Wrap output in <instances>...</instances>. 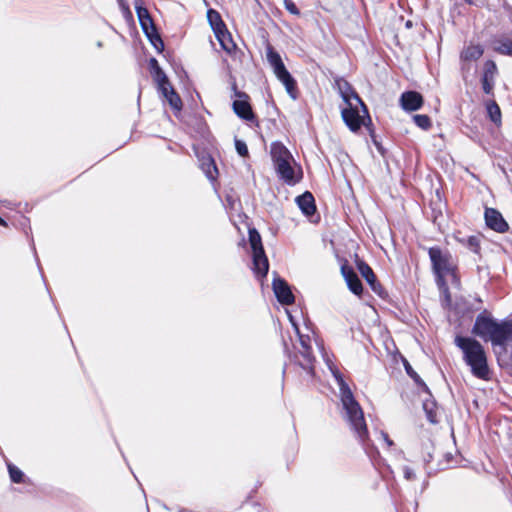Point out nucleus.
Here are the masks:
<instances>
[{
  "mask_svg": "<svg viewBox=\"0 0 512 512\" xmlns=\"http://www.w3.org/2000/svg\"><path fill=\"white\" fill-rule=\"evenodd\" d=\"M400 105L406 112H413L416 110V92L408 91L401 95Z\"/></svg>",
  "mask_w": 512,
  "mask_h": 512,
  "instance_id": "22",
  "label": "nucleus"
},
{
  "mask_svg": "<svg viewBox=\"0 0 512 512\" xmlns=\"http://www.w3.org/2000/svg\"><path fill=\"white\" fill-rule=\"evenodd\" d=\"M483 52L481 45H469L462 51L461 60L463 62L476 61L483 55Z\"/></svg>",
  "mask_w": 512,
  "mask_h": 512,
  "instance_id": "18",
  "label": "nucleus"
},
{
  "mask_svg": "<svg viewBox=\"0 0 512 512\" xmlns=\"http://www.w3.org/2000/svg\"><path fill=\"white\" fill-rule=\"evenodd\" d=\"M473 333L489 340L498 357L499 351H505L506 345L512 341V322H498L487 317H478L473 327Z\"/></svg>",
  "mask_w": 512,
  "mask_h": 512,
  "instance_id": "3",
  "label": "nucleus"
},
{
  "mask_svg": "<svg viewBox=\"0 0 512 512\" xmlns=\"http://www.w3.org/2000/svg\"><path fill=\"white\" fill-rule=\"evenodd\" d=\"M454 342L463 352L464 360L470 366L472 374L477 378L488 380L490 370L482 345L473 338L462 336H456Z\"/></svg>",
  "mask_w": 512,
  "mask_h": 512,
  "instance_id": "5",
  "label": "nucleus"
},
{
  "mask_svg": "<svg viewBox=\"0 0 512 512\" xmlns=\"http://www.w3.org/2000/svg\"><path fill=\"white\" fill-rule=\"evenodd\" d=\"M417 101H418V109H419L423 103V98L419 93H418Z\"/></svg>",
  "mask_w": 512,
  "mask_h": 512,
  "instance_id": "37",
  "label": "nucleus"
},
{
  "mask_svg": "<svg viewBox=\"0 0 512 512\" xmlns=\"http://www.w3.org/2000/svg\"><path fill=\"white\" fill-rule=\"evenodd\" d=\"M270 153L280 178L287 184L294 185L301 179V168L298 167L289 150L280 142L271 144Z\"/></svg>",
  "mask_w": 512,
  "mask_h": 512,
  "instance_id": "6",
  "label": "nucleus"
},
{
  "mask_svg": "<svg viewBox=\"0 0 512 512\" xmlns=\"http://www.w3.org/2000/svg\"><path fill=\"white\" fill-rule=\"evenodd\" d=\"M7 468L12 482L22 483L25 481V475L18 467H16L12 463H8Z\"/></svg>",
  "mask_w": 512,
  "mask_h": 512,
  "instance_id": "27",
  "label": "nucleus"
},
{
  "mask_svg": "<svg viewBox=\"0 0 512 512\" xmlns=\"http://www.w3.org/2000/svg\"><path fill=\"white\" fill-rule=\"evenodd\" d=\"M289 320H290V322L292 323V325L294 326V328H295L296 332L299 334V329H298V327H297L296 323L293 321V318H292V316H291V315H289Z\"/></svg>",
  "mask_w": 512,
  "mask_h": 512,
  "instance_id": "36",
  "label": "nucleus"
},
{
  "mask_svg": "<svg viewBox=\"0 0 512 512\" xmlns=\"http://www.w3.org/2000/svg\"><path fill=\"white\" fill-rule=\"evenodd\" d=\"M466 244L474 252H477L479 249V239L476 236L468 237Z\"/></svg>",
  "mask_w": 512,
  "mask_h": 512,
  "instance_id": "32",
  "label": "nucleus"
},
{
  "mask_svg": "<svg viewBox=\"0 0 512 512\" xmlns=\"http://www.w3.org/2000/svg\"><path fill=\"white\" fill-rule=\"evenodd\" d=\"M484 216L485 222L490 229L499 233H503L508 230V224L498 210L494 208H486Z\"/></svg>",
  "mask_w": 512,
  "mask_h": 512,
  "instance_id": "10",
  "label": "nucleus"
},
{
  "mask_svg": "<svg viewBox=\"0 0 512 512\" xmlns=\"http://www.w3.org/2000/svg\"><path fill=\"white\" fill-rule=\"evenodd\" d=\"M380 440L392 452L399 453V454L402 453L401 450L398 451L396 449L394 441L389 437V435L386 432H384V431L380 432Z\"/></svg>",
  "mask_w": 512,
  "mask_h": 512,
  "instance_id": "28",
  "label": "nucleus"
},
{
  "mask_svg": "<svg viewBox=\"0 0 512 512\" xmlns=\"http://www.w3.org/2000/svg\"><path fill=\"white\" fill-rule=\"evenodd\" d=\"M336 86L346 104L341 111L342 118L349 129L355 132L363 124V118L367 114L366 106L346 80H336Z\"/></svg>",
  "mask_w": 512,
  "mask_h": 512,
  "instance_id": "4",
  "label": "nucleus"
},
{
  "mask_svg": "<svg viewBox=\"0 0 512 512\" xmlns=\"http://www.w3.org/2000/svg\"><path fill=\"white\" fill-rule=\"evenodd\" d=\"M201 168L209 180L214 181L217 178L218 169L210 156L202 159Z\"/></svg>",
  "mask_w": 512,
  "mask_h": 512,
  "instance_id": "21",
  "label": "nucleus"
},
{
  "mask_svg": "<svg viewBox=\"0 0 512 512\" xmlns=\"http://www.w3.org/2000/svg\"><path fill=\"white\" fill-rule=\"evenodd\" d=\"M156 40H157V42H159L161 45H163L162 40H161L159 37H157V39H156Z\"/></svg>",
  "mask_w": 512,
  "mask_h": 512,
  "instance_id": "40",
  "label": "nucleus"
},
{
  "mask_svg": "<svg viewBox=\"0 0 512 512\" xmlns=\"http://www.w3.org/2000/svg\"><path fill=\"white\" fill-rule=\"evenodd\" d=\"M150 66L152 69V74H153L154 80L157 83L159 90L171 85L168 81L166 74L163 72V70L158 65V62L156 59L152 58L150 60Z\"/></svg>",
  "mask_w": 512,
  "mask_h": 512,
  "instance_id": "15",
  "label": "nucleus"
},
{
  "mask_svg": "<svg viewBox=\"0 0 512 512\" xmlns=\"http://www.w3.org/2000/svg\"><path fill=\"white\" fill-rule=\"evenodd\" d=\"M136 11L143 30L149 35V26L153 28V24L148 10L144 7H136Z\"/></svg>",
  "mask_w": 512,
  "mask_h": 512,
  "instance_id": "25",
  "label": "nucleus"
},
{
  "mask_svg": "<svg viewBox=\"0 0 512 512\" xmlns=\"http://www.w3.org/2000/svg\"><path fill=\"white\" fill-rule=\"evenodd\" d=\"M418 127L428 130L431 127V120L426 115H418Z\"/></svg>",
  "mask_w": 512,
  "mask_h": 512,
  "instance_id": "31",
  "label": "nucleus"
},
{
  "mask_svg": "<svg viewBox=\"0 0 512 512\" xmlns=\"http://www.w3.org/2000/svg\"><path fill=\"white\" fill-rule=\"evenodd\" d=\"M412 25H413V23H412V21H411V20H408V21L406 22V27H407V28H411V27H412Z\"/></svg>",
  "mask_w": 512,
  "mask_h": 512,
  "instance_id": "38",
  "label": "nucleus"
},
{
  "mask_svg": "<svg viewBox=\"0 0 512 512\" xmlns=\"http://www.w3.org/2000/svg\"><path fill=\"white\" fill-rule=\"evenodd\" d=\"M249 243L252 249L254 273L258 278H264L268 273L269 263L262 246L261 236L256 229L249 230Z\"/></svg>",
  "mask_w": 512,
  "mask_h": 512,
  "instance_id": "8",
  "label": "nucleus"
},
{
  "mask_svg": "<svg viewBox=\"0 0 512 512\" xmlns=\"http://www.w3.org/2000/svg\"><path fill=\"white\" fill-rule=\"evenodd\" d=\"M402 364L407 372V374L414 380H416V372L414 371L411 364L403 357H401Z\"/></svg>",
  "mask_w": 512,
  "mask_h": 512,
  "instance_id": "33",
  "label": "nucleus"
},
{
  "mask_svg": "<svg viewBox=\"0 0 512 512\" xmlns=\"http://www.w3.org/2000/svg\"><path fill=\"white\" fill-rule=\"evenodd\" d=\"M285 7L292 14H298V9L292 0H284Z\"/></svg>",
  "mask_w": 512,
  "mask_h": 512,
  "instance_id": "34",
  "label": "nucleus"
},
{
  "mask_svg": "<svg viewBox=\"0 0 512 512\" xmlns=\"http://www.w3.org/2000/svg\"><path fill=\"white\" fill-rule=\"evenodd\" d=\"M235 148H236L237 153L240 156H242V157L248 156V148H247V145L245 142H243L241 140H235Z\"/></svg>",
  "mask_w": 512,
  "mask_h": 512,
  "instance_id": "30",
  "label": "nucleus"
},
{
  "mask_svg": "<svg viewBox=\"0 0 512 512\" xmlns=\"http://www.w3.org/2000/svg\"><path fill=\"white\" fill-rule=\"evenodd\" d=\"M207 18L210 25L212 26L214 33L220 32L224 30V28H226L224 22L220 17V14L217 11L212 9L208 10Z\"/></svg>",
  "mask_w": 512,
  "mask_h": 512,
  "instance_id": "23",
  "label": "nucleus"
},
{
  "mask_svg": "<svg viewBox=\"0 0 512 512\" xmlns=\"http://www.w3.org/2000/svg\"><path fill=\"white\" fill-rule=\"evenodd\" d=\"M357 268L362 277L371 285L373 289H375V275L369 265L361 260H357Z\"/></svg>",
  "mask_w": 512,
  "mask_h": 512,
  "instance_id": "24",
  "label": "nucleus"
},
{
  "mask_svg": "<svg viewBox=\"0 0 512 512\" xmlns=\"http://www.w3.org/2000/svg\"><path fill=\"white\" fill-rule=\"evenodd\" d=\"M273 291L277 300L283 305H290L294 302V295L286 281L276 278L273 281Z\"/></svg>",
  "mask_w": 512,
  "mask_h": 512,
  "instance_id": "11",
  "label": "nucleus"
},
{
  "mask_svg": "<svg viewBox=\"0 0 512 512\" xmlns=\"http://www.w3.org/2000/svg\"><path fill=\"white\" fill-rule=\"evenodd\" d=\"M233 110L239 117L245 120H252L254 118L251 106L247 100H235L233 102Z\"/></svg>",
  "mask_w": 512,
  "mask_h": 512,
  "instance_id": "16",
  "label": "nucleus"
},
{
  "mask_svg": "<svg viewBox=\"0 0 512 512\" xmlns=\"http://www.w3.org/2000/svg\"><path fill=\"white\" fill-rule=\"evenodd\" d=\"M0 225L6 226V222L0 217Z\"/></svg>",
  "mask_w": 512,
  "mask_h": 512,
  "instance_id": "39",
  "label": "nucleus"
},
{
  "mask_svg": "<svg viewBox=\"0 0 512 512\" xmlns=\"http://www.w3.org/2000/svg\"><path fill=\"white\" fill-rule=\"evenodd\" d=\"M429 256L443 296L442 303L445 307L452 308V295L449 292V286L455 290L460 288L456 260L449 252L435 247L429 249Z\"/></svg>",
  "mask_w": 512,
  "mask_h": 512,
  "instance_id": "1",
  "label": "nucleus"
},
{
  "mask_svg": "<svg viewBox=\"0 0 512 512\" xmlns=\"http://www.w3.org/2000/svg\"><path fill=\"white\" fill-rule=\"evenodd\" d=\"M215 36L223 50H225L227 53L231 54L235 50L236 45L232 40L231 34L226 28L220 32L215 33Z\"/></svg>",
  "mask_w": 512,
  "mask_h": 512,
  "instance_id": "19",
  "label": "nucleus"
},
{
  "mask_svg": "<svg viewBox=\"0 0 512 512\" xmlns=\"http://www.w3.org/2000/svg\"><path fill=\"white\" fill-rule=\"evenodd\" d=\"M486 110L492 122H494L497 125L501 123V110L496 102L489 101L486 104Z\"/></svg>",
  "mask_w": 512,
  "mask_h": 512,
  "instance_id": "26",
  "label": "nucleus"
},
{
  "mask_svg": "<svg viewBox=\"0 0 512 512\" xmlns=\"http://www.w3.org/2000/svg\"><path fill=\"white\" fill-rule=\"evenodd\" d=\"M266 57L277 79L285 86L287 93L295 99V80L286 69L279 53L276 52L272 46L268 45L266 48Z\"/></svg>",
  "mask_w": 512,
  "mask_h": 512,
  "instance_id": "7",
  "label": "nucleus"
},
{
  "mask_svg": "<svg viewBox=\"0 0 512 512\" xmlns=\"http://www.w3.org/2000/svg\"><path fill=\"white\" fill-rule=\"evenodd\" d=\"M300 344L303 348L302 354L310 361V346L308 344L309 338L299 335Z\"/></svg>",
  "mask_w": 512,
  "mask_h": 512,
  "instance_id": "29",
  "label": "nucleus"
},
{
  "mask_svg": "<svg viewBox=\"0 0 512 512\" xmlns=\"http://www.w3.org/2000/svg\"><path fill=\"white\" fill-rule=\"evenodd\" d=\"M332 373L339 387L343 417L358 440L364 444L369 437L363 410L354 398L351 389L344 381L340 372L338 370H332Z\"/></svg>",
  "mask_w": 512,
  "mask_h": 512,
  "instance_id": "2",
  "label": "nucleus"
},
{
  "mask_svg": "<svg viewBox=\"0 0 512 512\" xmlns=\"http://www.w3.org/2000/svg\"><path fill=\"white\" fill-rule=\"evenodd\" d=\"M403 473H404V478L406 480H412L413 477H414V471L412 468H409L407 466L403 467Z\"/></svg>",
  "mask_w": 512,
  "mask_h": 512,
  "instance_id": "35",
  "label": "nucleus"
},
{
  "mask_svg": "<svg viewBox=\"0 0 512 512\" xmlns=\"http://www.w3.org/2000/svg\"><path fill=\"white\" fill-rule=\"evenodd\" d=\"M162 94V96L167 100L169 105L179 111L182 107V101L179 97V95L175 92L173 87L171 85L159 90Z\"/></svg>",
  "mask_w": 512,
  "mask_h": 512,
  "instance_id": "17",
  "label": "nucleus"
},
{
  "mask_svg": "<svg viewBox=\"0 0 512 512\" xmlns=\"http://www.w3.org/2000/svg\"><path fill=\"white\" fill-rule=\"evenodd\" d=\"M494 51L512 57V40L506 37H500L493 41Z\"/></svg>",
  "mask_w": 512,
  "mask_h": 512,
  "instance_id": "20",
  "label": "nucleus"
},
{
  "mask_svg": "<svg viewBox=\"0 0 512 512\" xmlns=\"http://www.w3.org/2000/svg\"><path fill=\"white\" fill-rule=\"evenodd\" d=\"M418 398L422 401V409L426 414L427 420L435 424L438 422L439 408L435 400L431 397V394L426 384L418 378Z\"/></svg>",
  "mask_w": 512,
  "mask_h": 512,
  "instance_id": "9",
  "label": "nucleus"
},
{
  "mask_svg": "<svg viewBox=\"0 0 512 512\" xmlns=\"http://www.w3.org/2000/svg\"><path fill=\"white\" fill-rule=\"evenodd\" d=\"M497 74V66L494 61L488 60L484 64L482 76V88L486 94H492Z\"/></svg>",
  "mask_w": 512,
  "mask_h": 512,
  "instance_id": "12",
  "label": "nucleus"
},
{
  "mask_svg": "<svg viewBox=\"0 0 512 512\" xmlns=\"http://www.w3.org/2000/svg\"><path fill=\"white\" fill-rule=\"evenodd\" d=\"M341 273L346 280L349 289L356 295H360L363 291L362 283L356 273L348 265H342Z\"/></svg>",
  "mask_w": 512,
  "mask_h": 512,
  "instance_id": "13",
  "label": "nucleus"
},
{
  "mask_svg": "<svg viewBox=\"0 0 512 512\" xmlns=\"http://www.w3.org/2000/svg\"><path fill=\"white\" fill-rule=\"evenodd\" d=\"M296 202L305 215L310 216L315 212L314 197L310 192L298 196Z\"/></svg>",
  "mask_w": 512,
  "mask_h": 512,
  "instance_id": "14",
  "label": "nucleus"
}]
</instances>
